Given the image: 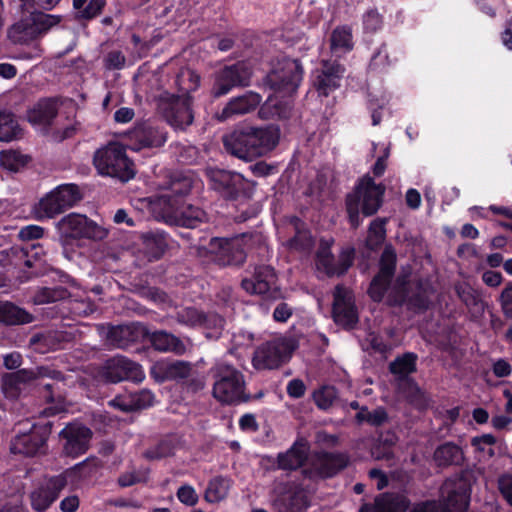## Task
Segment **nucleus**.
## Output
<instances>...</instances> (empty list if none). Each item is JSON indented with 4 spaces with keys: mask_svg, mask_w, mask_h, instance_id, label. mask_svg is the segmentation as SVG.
Listing matches in <instances>:
<instances>
[{
    "mask_svg": "<svg viewBox=\"0 0 512 512\" xmlns=\"http://www.w3.org/2000/svg\"><path fill=\"white\" fill-rule=\"evenodd\" d=\"M44 228L38 225H27L20 229L18 236L23 241H32L42 238Z\"/></svg>",
    "mask_w": 512,
    "mask_h": 512,
    "instance_id": "63",
    "label": "nucleus"
},
{
    "mask_svg": "<svg viewBox=\"0 0 512 512\" xmlns=\"http://www.w3.org/2000/svg\"><path fill=\"white\" fill-rule=\"evenodd\" d=\"M193 186V179L182 172L172 173L163 188L168 193L158 197V204L163 205L167 215L173 212L174 204L177 203L176 197H183L190 193Z\"/></svg>",
    "mask_w": 512,
    "mask_h": 512,
    "instance_id": "26",
    "label": "nucleus"
},
{
    "mask_svg": "<svg viewBox=\"0 0 512 512\" xmlns=\"http://www.w3.org/2000/svg\"><path fill=\"white\" fill-rule=\"evenodd\" d=\"M386 187L382 183H376L369 174L360 177L353 190L345 196V210L350 227L356 230L360 227L364 217L375 215L384 202Z\"/></svg>",
    "mask_w": 512,
    "mask_h": 512,
    "instance_id": "2",
    "label": "nucleus"
},
{
    "mask_svg": "<svg viewBox=\"0 0 512 512\" xmlns=\"http://www.w3.org/2000/svg\"><path fill=\"white\" fill-rule=\"evenodd\" d=\"M406 502L389 493H384L375 499L374 504H363L359 512H405Z\"/></svg>",
    "mask_w": 512,
    "mask_h": 512,
    "instance_id": "36",
    "label": "nucleus"
},
{
    "mask_svg": "<svg viewBox=\"0 0 512 512\" xmlns=\"http://www.w3.org/2000/svg\"><path fill=\"white\" fill-rule=\"evenodd\" d=\"M280 130L277 126H243L223 138L226 151L244 161L266 156L278 145Z\"/></svg>",
    "mask_w": 512,
    "mask_h": 512,
    "instance_id": "1",
    "label": "nucleus"
},
{
    "mask_svg": "<svg viewBox=\"0 0 512 512\" xmlns=\"http://www.w3.org/2000/svg\"><path fill=\"white\" fill-rule=\"evenodd\" d=\"M101 376L110 383H118L124 380L139 382L144 374L141 366L124 356H114L105 361L101 369Z\"/></svg>",
    "mask_w": 512,
    "mask_h": 512,
    "instance_id": "18",
    "label": "nucleus"
},
{
    "mask_svg": "<svg viewBox=\"0 0 512 512\" xmlns=\"http://www.w3.org/2000/svg\"><path fill=\"white\" fill-rule=\"evenodd\" d=\"M446 494L443 503L428 500L417 504L411 512H466L471 499V481L466 472L461 471L447 478L442 486Z\"/></svg>",
    "mask_w": 512,
    "mask_h": 512,
    "instance_id": "3",
    "label": "nucleus"
},
{
    "mask_svg": "<svg viewBox=\"0 0 512 512\" xmlns=\"http://www.w3.org/2000/svg\"><path fill=\"white\" fill-rule=\"evenodd\" d=\"M498 488L505 501L512 507V475L504 474L498 479Z\"/></svg>",
    "mask_w": 512,
    "mask_h": 512,
    "instance_id": "64",
    "label": "nucleus"
},
{
    "mask_svg": "<svg viewBox=\"0 0 512 512\" xmlns=\"http://www.w3.org/2000/svg\"><path fill=\"white\" fill-rule=\"evenodd\" d=\"M174 443L169 438L159 440L154 446L148 448L144 452V457L147 460H161L163 458L172 456L174 454Z\"/></svg>",
    "mask_w": 512,
    "mask_h": 512,
    "instance_id": "51",
    "label": "nucleus"
},
{
    "mask_svg": "<svg viewBox=\"0 0 512 512\" xmlns=\"http://www.w3.org/2000/svg\"><path fill=\"white\" fill-rule=\"evenodd\" d=\"M92 435L91 429L85 425L68 424L59 433V436L65 440L64 453L73 458L86 453Z\"/></svg>",
    "mask_w": 512,
    "mask_h": 512,
    "instance_id": "25",
    "label": "nucleus"
},
{
    "mask_svg": "<svg viewBox=\"0 0 512 512\" xmlns=\"http://www.w3.org/2000/svg\"><path fill=\"white\" fill-rule=\"evenodd\" d=\"M408 280L405 276H398L393 286L392 294L389 296L388 303L392 306L403 305L408 297Z\"/></svg>",
    "mask_w": 512,
    "mask_h": 512,
    "instance_id": "56",
    "label": "nucleus"
},
{
    "mask_svg": "<svg viewBox=\"0 0 512 512\" xmlns=\"http://www.w3.org/2000/svg\"><path fill=\"white\" fill-rule=\"evenodd\" d=\"M332 317L334 322L346 330L356 327L359 316L355 302L342 285H337L333 294Z\"/></svg>",
    "mask_w": 512,
    "mask_h": 512,
    "instance_id": "21",
    "label": "nucleus"
},
{
    "mask_svg": "<svg viewBox=\"0 0 512 512\" xmlns=\"http://www.w3.org/2000/svg\"><path fill=\"white\" fill-rule=\"evenodd\" d=\"M241 287L247 293L259 295L268 301H275L283 297L278 285L276 270L271 265L255 266L251 276L242 279Z\"/></svg>",
    "mask_w": 512,
    "mask_h": 512,
    "instance_id": "12",
    "label": "nucleus"
},
{
    "mask_svg": "<svg viewBox=\"0 0 512 512\" xmlns=\"http://www.w3.org/2000/svg\"><path fill=\"white\" fill-rule=\"evenodd\" d=\"M148 336L147 326L132 322L125 325L111 326L106 334V340L109 345L119 348L128 349L132 345L146 340Z\"/></svg>",
    "mask_w": 512,
    "mask_h": 512,
    "instance_id": "23",
    "label": "nucleus"
},
{
    "mask_svg": "<svg viewBox=\"0 0 512 512\" xmlns=\"http://www.w3.org/2000/svg\"><path fill=\"white\" fill-rule=\"evenodd\" d=\"M41 35L45 34L51 27L57 25L61 18L59 16L45 14V13H35L32 14Z\"/></svg>",
    "mask_w": 512,
    "mask_h": 512,
    "instance_id": "58",
    "label": "nucleus"
},
{
    "mask_svg": "<svg viewBox=\"0 0 512 512\" xmlns=\"http://www.w3.org/2000/svg\"><path fill=\"white\" fill-rule=\"evenodd\" d=\"M178 500L187 505L194 506L198 502V495L195 489L190 485H183L177 491Z\"/></svg>",
    "mask_w": 512,
    "mask_h": 512,
    "instance_id": "62",
    "label": "nucleus"
},
{
    "mask_svg": "<svg viewBox=\"0 0 512 512\" xmlns=\"http://www.w3.org/2000/svg\"><path fill=\"white\" fill-rule=\"evenodd\" d=\"M177 223L186 228H196L206 220L207 214L200 207L187 205L181 211L176 210Z\"/></svg>",
    "mask_w": 512,
    "mask_h": 512,
    "instance_id": "44",
    "label": "nucleus"
},
{
    "mask_svg": "<svg viewBox=\"0 0 512 512\" xmlns=\"http://www.w3.org/2000/svg\"><path fill=\"white\" fill-rule=\"evenodd\" d=\"M192 96L172 95L163 103V117L175 130L185 131L194 121Z\"/></svg>",
    "mask_w": 512,
    "mask_h": 512,
    "instance_id": "16",
    "label": "nucleus"
},
{
    "mask_svg": "<svg viewBox=\"0 0 512 512\" xmlns=\"http://www.w3.org/2000/svg\"><path fill=\"white\" fill-rule=\"evenodd\" d=\"M396 265L397 255L394 248L391 245L385 246L379 259L378 272L394 278L396 272Z\"/></svg>",
    "mask_w": 512,
    "mask_h": 512,
    "instance_id": "53",
    "label": "nucleus"
},
{
    "mask_svg": "<svg viewBox=\"0 0 512 512\" xmlns=\"http://www.w3.org/2000/svg\"><path fill=\"white\" fill-rule=\"evenodd\" d=\"M130 148L139 151L143 148H158L167 141V132L149 121L137 123L127 133Z\"/></svg>",
    "mask_w": 512,
    "mask_h": 512,
    "instance_id": "19",
    "label": "nucleus"
},
{
    "mask_svg": "<svg viewBox=\"0 0 512 512\" xmlns=\"http://www.w3.org/2000/svg\"><path fill=\"white\" fill-rule=\"evenodd\" d=\"M433 459L437 467L446 468L462 465L465 457L460 446L453 442H445L435 449Z\"/></svg>",
    "mask_w": 512,
    "mask_h": 512,
    "instance_id": "34",
    "label": "nucleus"
},
{
    "mask_svg": "<svg viewBox=\"0 0 512 512\" xmlns=\"http://www.w3.org/2000/svg\"><path fill=\"white\" fill-rule=\"evenodd\" d=\"M298 343L293 338H276L261 344L254 352L253 366L256 369H277L287 363Z\"/></svg>",
    "mask_w": 512,
    "mask_h": 512,
    "instance_id": "7",
    "label": "nucleus"
},
{
    "mask_svg": "<svg viewBox=\"0 0 512 512\" xmlns=\"http://www.w3.org/2000/svg\"><path fill=\"white\" fill-rule=\"evenodd\" d=\"M205 174L210 188L226 201L247 199L252 195L249 181L238 172L210 167Z\"/></svg>",
    "mask_w": 512,
    "mask_h": 512,
    "instance_id": "6",
    "label": "nucleus"
},
{
    "mask_svg": "<svg viewBox=\"0 0 512 512\" xmlns=\"http://www.w3.org/2000/svg\"><path fill=\"white\" fill-rule=\"evenodd\" d=\"M51 431L52 423L50 421L33 423L28 431L19 430L18 434L11 442V452L28 457L37 454H45L48 448L47 441Z\"/></svg>",
    "mask_w": 512,
    "mask_h": 512,
    "instance_id": "10",
    "label": "nucleus"
},
{
    "mask_svg": "<svg viewBox=\"0 0 512 512\" xmlns=\"http://www.w3.org/2000/svg\"><path fill=\"white\" fill-rule=\"evenodd\" d=\"M22 129L15 114L11 111L0 110V141L10 142L19 139Z\"/></svg>",
    "mask_w": 512,
    "mask_h": 512,
    "instance_id": "41",
    "label": "nucleus"
},
{
    "mask_svg": "<svg viewBox=\"0 0 512 512\" xmlns=\"http://www.w3.org/2000/svg\"><path fill=\"white\" fill-rule=\"evenodd\" d=\"M349 464V457L342 452L322 451L317 455V464L313 469H305L306 478L330 479L343 471Z\"/></svg>",
    "mask_w": 512,
    "mask_h": 512,
    "instance_id": "22",
    "label": "nucleus"
},
{
    "mask_svg": "<svg viewBox=\"0 0 512 512\" xmlns=\"http://www.w3.org/2000/svg\"><path fill=\"white\" fill-rule=\"evenodd\" d=\"M67 477L64 474L51 476L45 479L29 495L30 504L34 511L45 512L59 498L61 491L67 486Z\"/></svg>",
    "mask_w": 512,
    "mask_h": 512,
    "instance_id": "17",
    "label": "nucleus"
},
{
    "mask_svg": "<svg viewBox=\"0 0 512 512\" xmlns=\"http://www.w3.org/2000/svg\"><path fill=\"white\" fill-rule=\"evenodd\" d=\"M34 316L15 303L0 299V324L4 326H20L32 323Z\"/></svg>",
    "mask_w": 512,
    "mask_h": 512,
    "instance_id": "31",
    "label": "nucleus"
},
{
    "mask_svg": "<svg viewBox=\"0 0 512 512\" xmlns=\"http://www.w3.org/2000/svg\"><path fill=\"white\" fill-rule=\"evenodd\" d=\"M355 251L353 248L341 252L338 261L335 263L333 255L329 252L321 256L319 262L324 267L329 277L334 275L342 276L347 273L353 265Z\"/></svg>",
    "mask_w": 512,
    "mask_h": 512,
    "instance_id": "35",
    "label": "nucleus"
},
{
    "mask_svg": "<svg viewBox=\"0 0 512 512\" xmlns=\"http://www.w3.org/2000/svg\"><path fill=\"white\" fill-rule=\"evenodd\" d=\"M58 114V102L53 98H45L28 110V120L36 125H51Z\"/></svg>",
    "mask_w": 512,
    "mask_h": 512,
    "instance_id": "33",
    "label": "nucleus"
},
{
    "mask_svg": "<svg viewBox=\"0 0 512 512\" xmlns=\"http://www.w3.org/2000/svg\"><path fill=\"white\" fill-rule=\"evenodd\" d=\"M418 356L414 352H405L397 356L389 363V372L398 380L406 379L410 374L417 370Z\"/></svg>",
    "mask_w": 512,
    "mask_h": 512,
    "instance_id": "38",
    "label": "nucleus"
},
{
    "mask_svg": "<svg viewBox=\"0 0 512 512\" xmlns=\"http://www.w3.org/2000/svg\"><path fill=\"white\" fill-rule=\"evenodd\" d=\"M309 506L303 489L292 481L278 483L272 492L274 512H304Z\"/></svg>",
    "mask_w": 512,
    "mask_h": 512,
    "instance_id": "15",
    "label": "nucleus"
},
{
    "mask_svg": "<svg viewBox=\"0 0 512 512\" xmlns=\"http://www.w3.org/2000/svg\"><path fill=\"white\" fill-rule=\"evenodd\" d=\"M146 339L149 340L155 350L160 352H173L176 355H182L186 351L185 344L179 337L164 330L154 331L153 333L148 331Z\"/></svg>",
    "mask_w": 512,
    "mask_h": 512,
    "instance_id": "32",
    "label": "nucleus"
},
{
    "mask_svg": "<svg viewBox=\"0 0 512 512\" xmlns=\"http://www.w3.org/2000/svg\"><path fill=\"white\" fill-rule=\"evenodd\" d=\"M408 307L417 313H423L429 309V299L423 293H415L407 297L406 302Z\"/></svg>",
    "mask_w": 512,
    "mask_h": 512,
    "instance_id": "60",
    "label": "nucleus"
},
{
    "mask_svg": "<svg viewBox=\"0 0 512 512\" xmlns=\"http://www.w3.org/2000/svg\"><path fill=\"white\" fill-rule=\"evenodd\" d=\"M26 163L27 160L19 152L14 150H3L0 152V166L4 169L17 172Z\"/></svg>",
    "mask_w": 512,
    "mask_h": 512,
    "instance_id": "55",
    "label": "nucleus"
},
{
    "mask_svg": "<svg viewBox=\"0 0 512 512\" xmlns=\"http://www.w3.org/2000/svg\"><path fill=\"white\" fill-rule=\"evenodd\" d=\"M338 397L337 389L334 386H322L313 393V400L321 410H328Z\"/></svg>",
    "mask_w": 512,
    "mask_h": 512,
    "instance_id": "52",
    "label": "nucleus"
},
{
    "mask_svg": "<svg viewBox=\"0 0 512 512\" xmlns=\"http://www.w3.org/2000/svg\"><path fill=\"white\" fill-rule=\"evenodd\" d=\"M126 58L119 50H112L104 58L105 68L108 70H120L125 66Z\"/></svg>",
    "mask_w": 512,
    "mask_h": 512,
    "instance_id": "59",
    "label": "nucleus"
},
{
    "mask_svg": "<svg viewBox=\"0 0 512 512\" xmlns=\"http://www.w3.org/2000/svg\"><path fill=\"white\" fill-rule=\"evenodd\" d=\"M132 395V403L135 411L147 408L153 405L154 394L149 390H141L139 392L133 393Z\"/></svg>",
    "mask_w": 512,
    "mask_h": 512,
    "instance_id": "61",
    "label": "nucleus"
},
{
    "mask_svg": "<svg viewBox=\"0 0 512 512\" xmlns=\"http://www.w3.org/2000/svg\"><path fill=\"white\" fill-rule=\"evenodd\" d=\"M174 318L177 323L190 328L208 326L207 314L195 307H184L177 310Z\"/></svg>",
    "mask_w": 512,
    "mask_h": 512,
    "instance_id": "42",
    "label": "nucleus"
},
{
    "mask_svg": "<svg viewBox=\"0 0 512 512\" xmlns=\"http://www.w3.org/2000/svg\"><path fill=\"white\" fill-rule=\"evenodd\" d=\"M310 446L308 441L297 438L285 452H280L276 457V468L283 471H296L303 467L309 456Z\"/></svg>",
    "mask_w": 512,
    "mask_h": 512,
    "instance_id": "27",
    "label": "nucleus"
},
{
    "mask_svg": "<svg viewBox=\"0 0 512 512\" xmlns=\"http://www.w3.org/2000/svg\"><path fill=\"white\" fill-rule=\"evenodd\" d=\"M140 239L149 261L159 260L168 248V234L164 231H148L143 233Z\"/></svg>",
    "mask_w": 512,
    "mask_h": 512,
    "instance_id": "30",
    "label": "nucleus"
},
{
    "mask_svg": "<svg viewBox=\"0 0 512 512\" xmlns=\"http://www.w3.org/2000/svg\"><path fill=\"white\" fill-rule=\"evenodd\" d=\"M106 5V0H88L85 7L80 10L77 19L91 20L101 14Z\"/></svg>",
    "mask_w": 512,
    "mask_h": 512,
    "instance_id": "57",
    "label": "nucleus"
},
{
    "mask_svg": "<svg viewBox=\"0 0 512 512\" xmlns=\"http://www.w3.org/2000/svg\"><path fill=\"white\" fill-rule=\"evenodd\" d=\"M393 277L386 276L377 272L372 278L369 287L367 289V294L370 299L375 303H380L383 301L386 293L391 287Z\"/></svg>",
    "mask_w": 512,
    "mask_h": 512,
    "instance_id": "47",
    "label": "nucleus"
},
{
    "mask_svg": "<svg viewBox=\"0 0 512 512\" xmlns=\"http://www.w3.org/2000/svg\"><path fill=\"white\" fill-rule=\"evenodd\" d=\"M213 396L224 404H240L251 399L245 392L243 373L232 365L219 363L212 369Z\"/></svg>",
    "mask_w": 512,
    "mask_h": 512,
    "instance_id": "4",
    "label": "nucleus"
},
{
    "mask_svg": "<svg viewBox=\"0 0 512 512\" xmlns=\"http://www.w3.org/2000/svg\"><path fill=\"white\" fill-rule=\"evenodd\" d=\"M290 224L294 227L295 235L288 240L290 248L297 251H306L312 246V237L306 224L297 216L290 219Z\"/></svg>",
    "mask_w": 512,
    "mask_h": 512,
    "instance_id": "40",
    "label": "nucleus"
},
{
    "mask_svg": "<svg viewBox=\"0 0 512 512\" xmlns=\"http://www.w3.org/2000/svg\"><path fill=\"white\" fill-rule=\"evenodd\" d=\"M9 38L17 43H27L41 36L39 28L31 15L30 18L21 20L11 26L8 31Z\"/></svg>",
    "mask_w": 512,
    "mask_h": 512,
    "instance_id": "37",
    "label": "nucleus"
},
{
    "mask_svg": "<svg viewBox=\"0 0 512 512\" xmlns=\"http://www.w3.org/2000/svg\"><path fill=\"white\" fill-rule=\"evenodd\" d=\"M200 82V75L190 69L182 71L177 75L176 78L179 91L182 92L181 96H191L190 93L196 91L199 88Z\"/></svg>",
    "mask_w": 512,
    "mask_h": 512,
    "instance_id": "50",
    "label": "nucleus"
},
{
    "mask_svg": "<svg viewBox=\"0 0 512 512\" xmlns=\"http://www.w3.org/2000/svg\"><path fill=\"white\" fill-rule=\"evenodd\" d=\"M396 61H398V58L395 55H391L389 53L388 44L383 42L373 52L368 65V69L377 73L386 72L388 68Z\"/></svg>",
    "mask_w": 512,
    "mask_h": 512,
    "instance_id": "43",
    "label": "nucleus"
},
{
    "mask_svg": "<svg viewBox=\"0 0 512 512\" xmlns=\"http://www.w3.org/2000/svg\"><path fill=\"white\" fill-rule=\"evenodd\" d=\"M345 67L337 60H322L313 75V87L319 96L327 97L340 87Z\"/></svg>",
    "mask_w": 512,
    "mask_h": 512,
    "instance_id": "20",
    "label": "nucleus"
},
{
    "mask_svg": "<svg viewBox=\"0 0 512 512\" xmlns=\"http://www.w3.org/2000/svg\"><path fill=\"white\" fill-rule=\"evenodd\" d=\"M157 369L160 371L161 381L176 380L183 381L193 372L192 365L189 362L175 360L160 364Z\"/></svg>",
    "mask_w": 512,
    "mask_h": 512,
    "instance_id": "39",
    "label": "nucleus"
},
{
    "mask_svg": "<svg viewBox=\"0 0 512 512\" xmlns=\"http://www.w3.org/2000/svg\"><path fill=\"white\" fill-rule=\"evenodd\" d=\"M304 77V68L299 59L283 57L267 74L266 84L274 91L284 94L295 93Z\"/></svg>",
    "mask_w": 512,
    "mask_h": 512,
    "instance_id": "9",
    "label": "nucleus"
},
{
    "mask_svg": "<svg viewBox=\"0 0 512 512\" xmlns=\"http://www.w3.org/2000/svg\"><path fill=\"white\" fill-rule=\"evenodd\" d=\"M82 198L83 194L77 184H60L40 199L37 213L41 218H53L75 206Z\"/></svg>",
    "mask_w": 512,
    "mask_h": 512,
    "instance_id": "8",
    "label": "nucleus"
},
{
    "mask_svg": "<svg viewBox=\"0 0 512 512\" xmlns=\"http://www.w3.org/2000/svg\"><path fill=\"white\" fill-rule=\"evenodd\" d=\"M250 78L251 71L245 62L225 65L214 74L211 94L215 98L227 95L233 88L248 86Z\"/></svg>",
    "mask_w": 512,
    "mask_h": 512,
    "instance_id": "14",
    "label": "nucleus"
},
{
    "mask_svg": "<svg viewBox=\"0 0 512 512\" xmlns=\"http://www.w3.org/2000/svg\"><path fill=\"white\" fill-rule=\"evenodd\" d=\"M358 424L367 423L373 427H380L388 421V413L383 407H377L373 411H369L366 406H362L360 411L355 415Z\"/></svg>",
    "mask_w": 512,
    "mask_h": 512,
    "instance_id": "48",
    "label": "nucleus"
},
{
    "mask_svg": "<svg viewBox=\"0 0 512 512\" xmlns=\"http://www.w3.org/2000/svg\"><path fill=\"white\" fill-rule=\"evenodd\" d=\"M386 218H375L369 224L368 235L366 238V247L369 250H377L386 238Z\"/></svg>",
    "mask_w": 512,
    "mask_h": 512,
    "instance_id": "46",
    "label": "nucleus"
},
{
    "mask_svg": "<svg viewBox=\"0 0 512 512\" xmlns=\"http://www.w3.org/2000/svg\"><path fill=\"white\" fill-rule=\"evenodd\" d=\"M247 234L232 238L214 237L210 240L208 249L213 255V261L220 266H241L247 258Z\"/></svg>",
    "mask_w": 512,
    "mask_h": 512,
    "instance_id": "11",
    "label": "nucleus"
},
{
    "mask_svg": "<svg viewBox=\"0 0 512 512\" xmlns=\"http://www.w3.org/2000/svg\"><path fill=\"white\" fill-rule=\"evenodd\" d=\"M58 229L65 241L83 238L102 240L107 236V231L104 228L85 215L76 213L64 216L58 223Z\"/></svg>",
    "mask_w": 512,
    "mask_h": 512,
    "instance_id": "13",
    "label": "nucleus"
},
{
    "mask_svg": "<svg viewBox=\"0 0 512 512\" xmlns=\"http://www.w3.org/2000/svg\"><path fill=\"white\" fill-rule=\"evenodd\" d=\"M93 164L102 176H110L127 182L135 176L134 163L126 154L123 145L112 142L98 149L93 157Z\"/></svg>",
    "mask_w": 512,
    "mask_h": 512,
    "instance_id": "5",
    "label": "nucleus"
},
{
    "mask_svg": "<svg viewBox=\"0 0 512 512\" xmlns=\"http://www.w3.org/2000/svg\"><path fill=\"white\" fill-rule=\"evenodd\" d=\"M352 31L348 26L336 27L330 36L331 49L333 51L342 50L344 52L353 49Z\"/></svg>",
    "mask_w": 512,
    "mask_h": 512,
    "instance_id": "49",
    "label": "nucleus"
},
{
    "mask_svg": "<svg viewBox=\"0 0 512 512\" xmlns=\"http://www.w3.org/2000/svg\"><path fill=\"white\" fill-rule=\"evenodd\" d=\"M230 489V479L219 475L212 478L205 491V499L210 503H217L224 500Z\"/></svg>",
    "mask_w": 512,
    "mask_h": 512,
    "instance_id": "45",
    "label": "nucleus"
},
{
    "mask_svg": "<svg viewBox=\"0 0 512 512\" xmlns=\"http://www.w3.org/2000/svg\"><path fill=\"white\" fill-rule=\"evenodd\" d=\"M40 248L34 244L14 245L0 252V264L6 268L12 267L26 272L25 268H33L39 261L38 249Z\"/></svg>",
    "mask_w": 512,
    "mask_h": 512,
    "instance_id": "24",
    "label": "nucleus"
},
{
    "mask_svg": "<svg viewBox=\"0 0 512 512\" xmlns=\"http://www.w3.org/2000/svg\"><path fill=\"white\" fill-rule=\"evenodd\" d=\"M33 379V372L26 369H18L14 372L4 373L1 377V386L5 397L17 399L22 389Z\"/></svg>",
    "mask_w": 512,
    "mask_h": 512,
    "instance_id": "29",
    "label": "nucleus"
},
{
    "mask_svg": "<svg viewBox=\"0 0 512 512\" xmlns=\"http://www.w3.org/2000/svg\"><path fill=\"white\" fill-rule=\"evenodd\" d=\"M384 24V17L377 8L368 9L362 16V26L364 33L375 34L380 31Z\"/></svg>",
    "mask_w": 512,
    "mask_h": 512,
    "instance_id": "54",
    "label": "nucleus"
},
{
    "mask_svg": "<svg viewBox=\"0 0 512 512\" xmlns=\"http://www.w3.org/2000/svg\"><path fill=\"white\" fill-rule=\"evenodd\" d=\"M262 96L253 91L231 98L218 114L220 121H226L232 117L244 115L254 111L261 103Z\"/></svg>",
    "mask_w": 512,
    "mask_h": 512,
    "instance_id": "28",
    "label": "nucleus"
}]
</instances>
